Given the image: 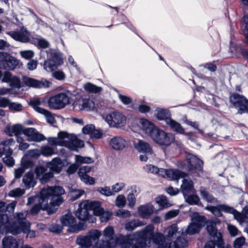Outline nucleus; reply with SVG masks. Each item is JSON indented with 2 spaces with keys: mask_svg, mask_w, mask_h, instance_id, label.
<instances>
[{
  "mask_svg": "<svg viewBox=\"0 0 248 248\" xmlns=\"http://www.w3.org/2000/svg\"><path fill=\"white\" fill-rule=\"evenodd\" d=\"M182 184L180 186V191L184 196H187L190 192H194V183L193 181L188 177L183 178Z\"/></svg>",
  "mask_w": 248,
  "mask_h": 248,
  "instance_id": "29",
  "label": "nucleus"
},
{
  "mask_svg": "<svg viewBox=\"0 0 248 248\" xmlns=\"http://www.w3.org/2000/svg\"><path fill=\"white\" fill-rule=\"evenodd\" d=\"M93 162V158L89 157H83L79 155H75V163L79 165L83 163L90 164Z\"/></svg>",
  "mask_w": 248,
  "mask_h": 248,
  "instance_id": "51",
  "label": "nucleus"
},
{
  "mask_svg": "<svg viewBox=\"0 0 248 248\" xmlns=\"http://www.w3.org/2000/svg\"><path fill=\"white\" fill-rule=\"evenodd\" d=\"M36 177L42 184L46 183L53 177L52 172L47 171V170L43 166H39L35 168L34 170Z\"/></svg>",
  "mask_w": 248,
  "mask_h": 248,
  "instance_id": "24",
  "label": "nucleus"
},
{
  "mask_svg": "<svg viewBox=\"0 0 248 248\" xmlns=\"http://www.w3.org/2000/svg\"><path fill=\"white\" fill-rule=\"evenodd\" d=\"M0 62H16V61L9 54L5 52H0Z\"/></svg>",
  "mask_w": 248,
  "mask_h": 248,
  "instance_id": "54",
  "label": "nucleus"
},
{
  "mask_svg": "<svg viewBox=\"0 0 248 248\" xmlns=\"http://www.w3.org/2000/svg\"><path fill=\"white\" fill-rule=\"evenodd\" d=\"M154 226L150 224L140 231H137L133 235L126 236L128 237L132 238L131 241V245L134 242L132 248H147L146 242L149 240H153V236L155 235L153 231Z\"/></svg>",
  "mask_w": 248,
  "mask_h": 248,
  "instance_id": "4",
  "label": "nucleus"
},
{
  "mask_svg": "<svg viewBox=\"0 0 248 248\" xmlns=\"http://www.w3.org/2000/svg\"><path fill=\"white\" fill-rule=\"evenodd\" d=\"M103 119L112 127L121 128L126 124V117L119 111L111 112L103 117Z\"/></svg>",
  "mask_w": 248,
  "mask_h": 248,
  "instance_id": "10",
  "label": "nucleus"
},
{
  "mask_svg": "<svg viewBox=\"0 0 248 248\" xmlns=\"http://www.w3.org/2000/svg\"><path fill=\"white\" fill-rule=\"evenodd\" d=\"M73 107L77 111H92L96 108L95 103L92 99L81 97L75 99Z\"/></svg>",
  "mask_w": 248,
  "mask_h": 248,
  "instance_id": "14",
  "label": "nucleus"
},
{
  "mask_svg": "<svg viewBox=\"0 0 248 248\" xmlns=\"http://www.w3.org/2000/svg\"><path fill=\"white\" fill-rule=\"evenodd\" d=\"M162 176L164 178H168L172 180L176 181L178 183L180 178H183L186 176V174L177 169H170L168 170L164 169Z\"/></svg>",
  "mask_w": 248,
  "mask_h": 248,
  "instance_id": "26",
  "label": "nucleus"
},
{
  "mask_svg": "<svg viewBox=\"0 0 248 248\" xmlns=\"http://www.w3.org/2000/svg\"><path fill=\"white\" fill-rule=\"evenodd\" d=\"M22 182L25 187L29 188L33 187L36 184V182L34 179L33 174L31 172L27 173L23 177Z\"/></svg>",
  "mask_w": 248,
  "mask_h": 248,
  "instance_id": "39",
  "label": "nucleus"
},
{
  "mask_svg": "<svg viewBox=\"0 0 248 248\" xmlns=\"http://www.w3.org/2000/svg\"><path fill=\"white\" fill-rule=\"evenodd\" d=\"M84 193L83 190L75 189L71 191V197L73 200L79 198Z\"/></svg>",
  "mask_w": 248,
  "mask_h": 248,
  "instance_id": "61",
  "label": "nucleus"
},
{
  "mask_svg": "<svg viewBox=\"0 0 248 248\" xmlns=\"http://www.w3.org/2000/svg\"><path fill=\"white\" fill-rule=\"evenodd\" d=\"M6 33L16 41L27 43L30 41V33L24 26L20 27L16 31H7Z\"/></svg>",
  "mask_w": 248,
  "mask_h": 248,
  "instance_id": "17",
  "label": "nucleus"
},
{
  "mask_svg": "<svg viewBox=\"0 0 248 248\" xmlns=\"http://www.w3.org/2000/svg\"><path fill=\"white\" fill-rule=\"evenodd\" d=\"M27 214V212L17 213L14 217L13 221H10L7 215H2L1 217V222L0 223V228H2V231H5L10 233V230L12 228H15L16 226L19 227H24L25 222H29L26 220Z\"/></svg>",
  "mask_w": 248,
  "mask_h": 248,
  "instance_id": "5",
  "label": "nucleus"
},
{
  "mask_svg": "<svg viewBox=\"0 0 248 248\" xmlns=\"http://www.w3.org/2000/svg\"><path fill=\"white\" fill-rule=\"evenodd\" d=\"M235 213H232L233 217L240 223L243 222L248 223V208H245L243 211L242 214L238 212L237 211L234 210Z\"/></svg>",
  "mask_w": 248,
  "mask_h": 248,
  "instance_id": "38",
  "label": "nucleus"
},
{
  "mask_svg": "<svg viewBox=\"0 0 248 248\" xmlns=\"http://www.w3.org/2000/svg\"><path fill=\"white\" fill-rule=\"evenodd\" d=\"M205 209L211 212L214 215L217 217L222 216L221 211L232 214L235 213L234 209L226 205H219L217 206H207Z\"/></svg>",
  "mask_w": 248,
  "mask_h": 248,
  "instance_id": "25",
  "label": "nucleus"
},
{
  "mask_svg": "<svg viewBox=\"0 0 248 248\" xmlns=\"http://www.w3.org/2000/svg\"><path fill=\"white\" fill-rule=\"evenodd\" d=\"M187 245V241L184 238H178L175 241L170 243L168 246L165 241L163 248H184Z\"/></svg>",
  "mask_w": 248,
  "mask_h": 248,
  "instance_id": "37",
  "label": "nucleus"
},
{
  "mask_svg": "<svg viewBox=\"0 0 248 248\" xmlns=\"http://www.w3.org/2000/svg\"><path fill=\"white\" fill-rule=\"evenodd\" d=\"M20 54L22 58L27 60H30L33 57L34 53L33 51L29 50L21 51Z\"/></svg>",
  "mask_w": 248,
  "mask_h": 248,
  "instance_id": "63",
  "label": "nucleus"
},
{
  "mask_svg": "<svg viewBox=\"0 0 248 248\" xmlns=\"http://www.w3.org/2000/svg\"><path fill=\"white\" fill-rule=\"evenodd\" d=\"M61 222L63 226L68 227L67 231L72 232H77L84 230L86 225L84 223H77L76 218L70 214H67L61 218Z\"/></svg>",
  "mask_w": 248,
  "mask_h": 248,
  "instance_id": "12",
  "label": "nucleus"
},
{
  "mask_svg": "<svg viewBox=\"0 0 248 248\" xmlns=\"http://www.w3.org/2000/svg\"><path fill=\"white\" fill-rule=\"evenodd\" d=\"M31 224L30 222H25L24 227H19L16 226L15 228H12L10 230V233L13 234H17L21 232L27 233V237L31 238H34L36 236V232L33 230H31Z\"/></svg>",
  "mask_w": 248,
  "mask_h": 248,
  "instance_id": "23",
  "label": "nucleus"
},
{
  "mask_svg": "<svg viewBox=\"0 0 248 248\" xmlns=\"http://www.w3.org/2000/svg\"><path fill=\"white\" fill-rule=\"evenodd\" d=\"M144 225V223L139 220L134 219L128 221L125 224V228L127 231H132L139 227L142 226Z\"/></svg>",
  "mask_w": 248,
  "mask_h": 248,
  "instance_id": "41",
  "label": "nucleus"
},
{
  "mask_svg": "<svg viewBox=\"0 0 248 248\" xmlns=\"http://www.w3.org/2000/svg\"><path fill=\"white\" fill-rule=\"evenodd\" d=\"M64 165V162L59 157L53 158L46 164L47 167L49 169V172H52L53 175L54 173H59L62 171Z\"/></svg>",
  "mask_w": 248,
  "mask_h": 248,
  "instance_id": "27",
  "label": "nucleus"
},
{
  "mask_svg": "<svg viewBox=\"0 0 248 248\" xmlns=\"http://www.w3.org/2000/svg\"><path fill=\"white\" fill-rule=\"evenodd\" d=\"M125 186V183L123 181H119L112 185L111 187L114 195L115 193H118L123 190Z\"/></svg>",
  "mask_w": 248,
  "mask_h": 248,
  "instance_id": "53",
  "label": "nucleus"
},
{
  "mask_svg": "<svg viewBox=\"0 0 248 248\" xmlns=\"http://www.w3.org/2000/svg\"><path fill=\"white\" fill-rule=\"evenodd\" d=\"M79 176L81 180L86 184L92 185L94 184V179L90 177L88 174L80 175Z\"/></svg>",
  "mask_w": 248,
  "mask_h": 248,
  "instance_id": "58",
  "label": "nucleus"
},
{
  "mask_svg": "<svg viewBox=\"0 0 248 248\" xmlns=\"http://www.w3.org/2000/svg\"><path fill=\"white\" fill-rule=\"evenodd\" d=\"M155 202L157 203L160 208H165L171 205L166 197L160 195L155 199Z\"/></svg>",
  "mask_w": 248,
  "mask_h": 248,
  "instance_id": "43",
  "label": "nucleus"
},
{
  "mask_svg": "<svg viewBox=\"0 0 248 248\" xmlns=\"http://www.w3.org/2000/svg\"><path fill=\"white\" fill-rule=\"evenodd\" d=\"M2 82L9 83L12 88H17L18 90L21 87L19 79L16 77H12L9 72H5L2 79Z\"/></svg>",
  "mask_w": 248,
  "mask_h": 248,
  "instance_id": "32",
  "label": "nucleus"
},
{
  "mask_svg": "<svg viewBox=\"0 0 248 248\" xmlns=\"http://www.w3.org/2000/svg\"><path fill=\"white\" fill-rule=\"evenodd\" d=\"M164 235L159 232H156L153 236V242L157 245V248H163L164 243Z\"/></svg>",
  "mask_w": 248,
  "mask_h": 248,
  "instance_id": "48",
  "label": "nucleus"
},
{
  "mask_svg": "<svg viewBox=\"0 0 248 248\" xmlns=\"http://www.w3.org/2000/svg\"><path fill=\"white\" fill-rule=\"evenodd\" d=\"M167 124L171 129L179 134H185L187 137L191 134L190 133H186L184 129L181 126V124L171 118L170 119H167Z\"/></svg>",
  "mask_w": 248,
  "mask_h": 248,
  "instance_id": "36",
  "label": "nucleus"
},
{
  "mask_svg": "<svg viewBox=\"0 0 248 248\" xmlns=\"http://www.w3.org/2000/svg\"><path fill=\"white\" fill-rule=\"evenodd\" d=\"M24 82L27 86L33 88L48 87L50 83L46 80L39 81L29 78H25Z\"/></svg>",
  "mask_w": 248,
  "mask_h": 248,
  "instance_id": "35",
  "label": "nucleus"
},
{
  "mask_svg": "<svg viewBox=\"0 0 248 248\" xmlns=\"http://www.w3.org/2000/svg\"><path fill=\"white\" fill-rule=\"evenodd\" d=\"M101 235L102 233L98 230H93L85 236H78L76 239V243L79 246V248H90L93 243L98 242Z\"/></svg>",
  "mask_w": 248,
  "mask_h": 248,
  "instance_id": "8",
  "label": "nucleus"
},
{
  "mask_svg": "<svg viewBox=\"0 0 248 248\" xmlns=\"http://www.w3.org/2000/svg\"><path fill=\"white\" fill-rule=\"evenodd\" d=\"M69 103L70 98L64 93H60L51 96L48 101L49 107L53 109H62Z\"/></svg>",
  "mask_w": 248,
  "mask_h": 248,
  "instance_id": "13",
  "label": "nucleus"
},
{
  "mask_svg": "<svg viewBox=\"0 0 248 248\" xmlns=\"http://www.w3.org/2000/svg\"><path fill=\"white\" fill-rule=\"evenodd\" d=\"M102 235V241L96 243L93 248H113L117 245L118 239L121 236L115 237L114 229L110 226L104 229Z\"/></svg>",
  "mask_w": 248,
  "mask_h": 248,
  "instance_id": "6",
  "label": "nucleus"
},
{
  "mask_svg": "<svg viewBox=\"0 0 248 248\" xmlns=\"http://www.w3.org/2000/svg\"><path fill=\"white\" fill-rule=\"evenodd\" d=\"M126 203V199L124 195L120 194L117 196L115 204L116 206L119 208H123L125 206Z\"/></svg>",
  "mask_w": 248,
  "mask_h": 248,
  "instance_id": "55",
  "label": "nucleus"
},
{
  "mask_svg": "<svg viewBox=\"0 0 248 248\" xmlns=\"http://www.w3.org/2000/svg\"><path fill=\"white\" fill-rule=\"evenodd\" d=\"M49 144L66 147L75 151L77 148H82L84 145V141L79 140L76 135L65 131L60 132L57 137H50L47 140Z\"/></svg>",
  "mask_w": 248,
  "mask_h": 248,
  "instance_id": "3",
  "label": "nucleus"
},
{
  "mask_svg": "<svg viewBox=\"0 0 248 248\" xmlns=\"http://www.w3.org/2000/svg\"><path fill=\"white\" fill-rule=\"evenodd\" d=\"M40 150L41 155H42L45 156H50L55 154L54 148L49 146H42Z\"/></svg>",
  "mask_w": 248,
  "mask_h": 248,
  "instance_id": "52",
  "label": "nucleus"
},
{
  "mask_svg": "<svg viewBox=\"0 0 248 248\" xmlns=\"http://www.w3.org/2000/svg\"><path fill=\"white\" fill-rule=\"evenodd\" d=\"M97 201L84 200L78 205L75 215L79 220L86 221L89 219L90 215L89 211L93 210L94 212L95 206L98 205Z\"/></svg>",
  "mask_w": 248,
  "mask_h": 248,
  "instance_id": "9",
  "label": "nucleus"
},
{
  "mask_svg": "<svg viewBox=\"0 0 248 248\" xmlns=\"http://www.w3.org/2000/svg\"><path fill=\"white\" fill-rule=\"evenodd\" d=\"M140 127L146 134H148L152 139V135L154 133L155 129L158 128L155 126L151 122L148 120L141 118L139 120Z\"/></svg>",
  "mask_w": 248,
  "mask_h": 248,
  "instance_id": "28",
  "label": "nucleus"
},
{
  "mask_svg": "<svg viewBox=\"0 0 248 248\" xmlns=\"http://www.w3.org/2000/svg\"><path fill=\"white\" fill-rule=\"evenodd\" d=\"M241 28L244 35L246 36L248 43V16H244Z\"/></svg>",
  "mask_w": 248,
  "mask_h": 248,
  "instance_id": "56",
  "label": "nucleus"
},
{
  "mask_svg": "<svg viewBox=\"0 0 248 248\" xmlns=\"http://www.w3.org/2000/svg\"><path fill=\"white\" fill-rule=\"evenodd\" d=\"M65 191L60 186H55L44 188L41 191L40 194L44 198L43 206L49 212H55L63 202L61 196L64 194Z\"/></svg>",
  "mask_w": 248,
  "mask_h": 248,
  "instance_id": "2",
  "label": "nucleus"
},
{
  "mask_svg": "<svg viewBox=\"0 0 248 248\" xmlns=\"http://www.w3.org/2000/svg\"><path fill=\"white\" fill-rule=\"evenodd\" d=\"M20 244H23L22 240H17L14 237H5L2 240L3 248H19Z\"/></svg>",
  "mask_w": 248,
  "mask_h": 248,
  "instance_id": "33",
  "label": "nucleus"
},
{
  "mask_svg": "<svg viewBox=\"0 0 248 248\" xmlns=\"http://www.w3.org/2000/svg\"><path fill=\"white\" fill-rule=\"evenodd\" d=\"M59 65L60 63H44L43 66L46 71L50 72L56 70Z\"/></svg>",
  "mask_w": 248,
  "mask_h": 248,
  "instance_id": "60",
  "label": "nucleus"
},
{
  "mask_svg": "<svg viewBox=\"0 0 248 248\" xmlns=\"http://www.w3.org/2000/svg\"><path fill=\"white\" fill-rule=\"evenodd\" d=\"M230 101L235 108H238V113L242 114L248 112V101L243 96L233 94L230 97Z\"/></svg>",
  "mask_w": 248,
  "mask_h": 248,
  "instance_id": "16",
  "label": "nucleus"
},
{
  "mask_svg": "<svg viewBox=\"0 0 248 248\" xmlns=\"http://www.w3.org/2000/svg\"><path fill=\"white\" fill-rule=\"evenodd\" d=\"M25 129L22 125L20 124H16L13 125H8L5 128L6 133L10 136H15L17 138V137H20L19 135L23 134V131Z\"/></svg>",
  "mask_w": 248,
  "mask_h": 248,
  "instance_id": "34",
  "label": "nucleus"
},
{
  "mask_svg": "<svg viewBox=\"0 0 248 248\" xmlns=\"http://www.w3.org/2000/svg\"><path fill=\"white\" fill-rule=\"evenodd\" d=\"M186 160L188 163L187 170L192 172L198 173L202 170V162L191 154H188L186 156Z\"/></svg>",
  "mask_w": 248,
  "mask_h": 248,
  "instance_id": "19",
  "label": "nucleus"
},
{
  "mask_svg": "<svg viewBox=\"0 0 248 248\" xmlns=\"http://www.w3.org/2000/svg\"><path fill=\"white\" fill-rule=\"evenodd\" d=\"M154 207L150 203L140 205L138 208V215L143 218H148L154 213Z\"/></svg>",
  "mask_w": 248,
  "mask_h": 248,
  "instance_id": "31",
  "label": "nucleus"
},
{
  "mask_svg": "<svg viewBox=\"0 0 248 248\" xmlns=\"http://www.w3.org/2000/svg\"><path fill=\"white\" fill-rule=\"evenodd\" d=\"M190 217L191 222L185 231L186 233L193 235L198 233L205 224L206 223L207 230L210 235L214 238V241H218L219 244H221L222 242L221 234L217 232L216 227L217 224L220 223L219 219L215 218L207 221L204 216H201L197 212L192 213L190 214Z\"/></svg>",
  "mask_w": 248,
  "mask_h": 248,
  "instance_id": "1",
  "label": "nucleus"
},
{
  "mask_svg": "<svg viewBox=\"0 0 248 248\" xmlns=\"http://www.w3.org/2000/svg\"><path fill=\"white\" fill-rule=\"evenodd\" d=\"M44 198L40 195V196H34L30 197L28 199V202L27 204H30L34 202H38V203L35 204L34 206L31 209L30 213L31 214L35 215L37 214L41 209L46 210L48 214H52L54 212H49L46 209H45L43 206V201Z\"/></svg>",
  "mask_w": 248,
  "mask_h": 248,
  "instance_id": "21",
  "label": "nucleus"
},
{
  "mask_svg": "<svg viewBox=\"0 0 248 248\" xmlns=\"http://www.w3.org/2000/svg\"><path fill=\"white\" fill-rule=\"evenodd\" d=\"M132 238L121 235L118 239L117 248H130Z\"/></svg>",
  "mask_w": 248,
  "mask_h": 248,
  "instance_id": "40",
  "label": "nucleus"
},
{
  "mask_svg": "<svg viewBox=\"0 0 248 248\" xmlns=\"http://www.w3.org/2000/svg\"><path fill=\"white\" fill-rule=\"evenodd\" d=\"M200 192L202 197L206 201L210 203H214L216 202V200L210 195L207 190L204 187H201Z\"/></svg>",
  "mask_w": 248,
  "mask_h": 248,
  "instance_id": "49",
  "label": "nucleus"
},
{
  "mask_svg": "<svg viewBox=\"0 0 248 248\" xmlns=\"http://www.w3.org/2000/svg\"><path fill=\"white\" fill-rule=\"evenodd\" d=\"M134 145L138 152L144 154V155H141L140 156V159L141 161H147L149 156L153 153L150 145L144 140H138L135 141Z\"/></svg>",
  "mask_w": 248,
  "mask_h": 248,
  "instance_id": "15",
  "label": "nucleus"
},
{
  "mask_svg": "<svg viewBox=\"0 0 248 248\" xmlns=\"http://www.w3.org/2000/svg\"><path fill=\"white\" fill-rule=\"evenodd\" d=\"M108 145L111 149L117 151H122L129 146V141L121 136H115L108 141Z\"/></svg>",
  "mask_w": 248,
  "mask_h": 248,
  "instance_id": "18",
  "label": "nucleus"
},
{
  "mask_svg": "<svg viewBox=\"0 0 248 248\" xmlns=\"http://www.w3.org/2000/svg\"><path fill=\"white\" fill-rule=\"evenodd\" d=\"M16 202H13L7 205L6 203L2 201H0V213L3 212L5 211H7L9 212H13L16 207Z\"/></svg>",
  "mask_w": 248,
  "mask_h": 248,
  "instance_id": "50",
  "label": "nucleus"
},
{
  "mask_svg": "<svg viewBox=\"0 0 248 248\" xmlns=\"http://www.w3.org/2000/svg\"><path fill=\"white\" fill-rule=\"evenodd\" d=\"M229 53V57L239 58L243 56L245 60L248 61V50L243 49L232 42L230 43Z\"/></svg>",
  "mask_w": 248,
  "mask_h": 248,
  "instance_id": "22",
  "label": "nucleus"
},
{
  "mask_svg": "<svg viewBox=\"0 0 248 248\" xmlns=\"http://www.w3.org/2000/svg\"><path fill=\"white\" fill-rule=\"evenodd\" d=\"M245 244V238L242 236L236 238L234 240L233 242V247L234 248H241Z\"/></svg>",
  "mask_w": 248,
  "mask_h": 248,
  "instance_id": "64",
  "label": "nucleus"
},
{
  "mask_svg": "<svg viewBox=\"0 0 248 248\" xmlns=\"http://www.w3.org/2000/svg\"><path fill=\"white\" fill-rule=\"evenodd\" d=\"M24 193V189L20 188H16L10 191L8 194L10 197H18L23 195Z\"/></svg>",
  "mask_w": 248,
  "mask_h": 248,
  "instance_id": "59",
  "label": "nucleus"
},
{
  "mask_svg": "<svg viewBox=\"0 0 248 248\" xmlns=\"http://www.w3.org/2000/svg\"><path fill=\"white\" fill-rule=\"evenodd\" d=\"M144 169L148 172L156 174L161 176H162V173L164 172V169L158 168L157 167L151 164L146 165L144 167Z\"/></svg>",
  "mask_w": 248,
  "mask_h": 248,
  "instance_id": "45",
  "label": "nucleus"
},
{
  "mask_svg": "<svg viewBox=\"0 0 248 248\" xmlns=\"http://www.w3.org/2000/svg\"><path fill=\"white\" fill-rule=\"evenodd\" d=\"M17 142L19 143L18 148L21 150H25L29 147V144L25 142L24 140L20 137H17Z\"/></svg>",
  "mask_w": 248,
  "mask_h": 248,
  "instance_id": "62",
  "label": "nucleus"
},
{
  "mask_svg": "<svg viewBox=\"0 0 248 248\" xmlns=\"http://www.w3.org/2000/svg\"><path fill=\"white\" fill-rule=\"evenodd\" d=\"M23 134L27 138L29 141L40 142L45 140V136L38 132L34 128H27L24 129Z\"/></svg>",
  "mask_w": 248,
  "mask_h": 248,
  "instance_id": "20",
  "label": "nucleus"
},
{
  "mask_svg": "<svg viewBox=\"0 0 248 248\" xmlns=\"http://www.w3.org/2000/svg\"><path fill=\"white\" fill-rule=\"evenodd\" d=\"M84 90L90 93H97L101 92L102 90L101 87L97 86L91 83L88 82L84 85Z\"/></svg>",
  "mask_w": 248,
  "mask_h": 248,
  "instance_id": "44",
  "label": "nucleus"
},
{
  "mask_svg": "<svg viewBox=\"0 0 248 248\" xmlns=\"http://www.w3.org/2000/svg\"><path fill=\"white\" fill-rule=\"evenodd\" d=\"M185 201L191 205H200L202 204L200 203V200L198 196L196 194H193L187 196H184Z\"/></svg>",
  "mask_w": 248,
  "mask_h": 248,
  "instance_id": "46",
  "label": "nucleus"
},
{
  "mask_svg": "<svg viewBox=\"0 0 248 248\" xmlns=\"http://www.w3.org/2000/svg\"><path fill=\"white\" fill-rule=\"evenodd\" d=\"M156 117L158 119L164 120L167 124V119H170V113L168 110L158 108L156 113Z\"/></svg>",
  "mask_w": 248,
  "mask_h": 248,
  "instance_id": "47",
  "label": "nucleus"
},
{
  "mask_svg": "<svg viewBox=\"0 0 248 248\" xmlns=\"http://www.w3.org/2000/svg\"><path fill=\"white\" fill-rule=\"evenodd\" d=\"M152 139L157 144L164 146H169L174 142L175 137L171 133H166L158 128L155 129L152 135Z\"/></svg>",
  "mask_w": 248,
  "mask_h": 248,
  "instance_id": "11",
  "label": "nucleus"
},
{
  "mask_svg": "<svg viewBox=\"0 0 248 248\" xmlns=\"http://www.w3.org/2000/svg\"><path fill=\"white\" fill-rule=\"evenodd\" d=\"M97 191L101 194L108 197L114 195L111 188H110L108 186L99 187Z\"/></svg>",
  "mask_w": 248,
  "mask_h": 248,
  "instance_id": "57",
  "label": "nucleus"
},
{
  "mask_svg": "<svg viewBox=\"0 0 248 248\" xmlns=\"http://www.w3.org/2000/svg\"><path fill=\"white\" fill-rule=\"evenodd\" d=\"M97 203L98 205L95 206L94 215L99 217L101 222L107 221L111 216V213L108 211H105L101 207L100 202L97 201Z\"/></svg>",
  "mask_w": 248,
  "mask_h": 248,
  "instance_id": "30",
  "label": "nucleus"
},
{
  "mask_svg": "<svg viewBox=\"0 0 248 248\" xmlns=\"http://www.w3.org/2000/svg\"><path fill=\"white\" fill-rule=\"evenodd\" d=\"M29 105L35 111L44 115L47 123L51 124L56 123L54 116L50 111L41 107L46 105V101L44 98H32L30 101Z\"/></svg>",
  "mask_w": 248,
  "mask_h": 248,
  "instance_id": "7",
  "label": "nucleus"
},
{
  "mask_svg": "<svg viewBox=\"0 0 248 248\" xmlns=\"http://www.w3.org/2000/svg\"><path fill=\"white\" fill-rule=\"evenodd\" d=\"M165 232L166 233V236L168 238H171L175 237H177L176 240L178 238H183L178 236L179 232L178 231V227L176 224L172 225L171 226L168 227Z\"/></svg>",
  "mask_w": 248,
  "mask_h": 248,
  "instance_id": "42",
  "label": "nucleus"
}]
</instances>
